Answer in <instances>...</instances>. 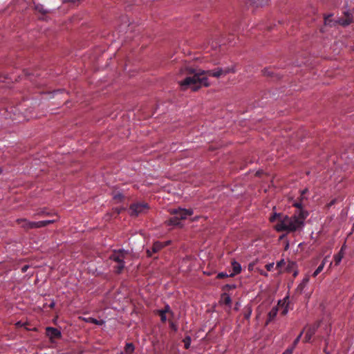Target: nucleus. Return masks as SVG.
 Wrapping results in <instances>:
<instances>
[{"label":"nucleus","instance_id":"nucleus-18","mask_svg":"<svg viewBox=\"0 0 354 354\" xmlns=\"http://www.w3.org/2000/svg\"><path fill=\"white\" fill-rule=\"evenodd\" d=\"M285 215L282 214H278V213H274L270 217V221L273 223L275 221H278V223L279 222V220L284 216Z\"/></svg>","mask_w":354,"mask_h":354},{"label":"nucleus","instance_id":"nucleus-25","mask_svg":"<svg viewBox=\"0 0 354 354\" xmlns=\"http://www.w3.org/2000/svg\"><path fill=\"white\" fill-rule=\"evenodd\" d=\"M158 314L160 317V320L162 322L165 323L167 321V316L166 313L162 312V310H158Z\"/></svg>","mask_w":354,"mask_h":354},{"label":"nucleus","instance_id":"nucleus-26","mask_svg":"<svg viewBox=\"0 0 354 354\" xmlns=\"http://www.w3.org/2000/svg\"><path fill=\"white\" fill-rule=\"evenodd\" d=\"M35 228H40L44 227L46 226V221H41L38 222H35Z\"/></svg>","mask_w":354,"mask_h":354},{"label":"nucleus","instance_id":"nucleus-5","mask_svg":"<svg viewBox=\"0 0 354 354\" xmlns=\"http://www.w3.org/2000/svg\"><path fill=\"white\" fill-rule=\"evenodd\" d=\"M344 15L337 20L331 19L332 15L324 17V24L330 27L335 26L337 24L342 26H346L353 22V15L350 11H344Z\"/></svg>","mask_w":354,"mask_h":354},{"label":"nucleus","instance_id":"nucleus-27","mask_svg":"<svg viewBox=\"0 0 354 354\" xmlns=\"http://www.w3.org/2000/svg\"><path fill=\"white\" fill-rule=\"evenodd\" d=\"M88 320L89 322L95 324L96 325H102L103 323L102 321H98L96 319L92 317H89Z\"/></svg>","mask_w":354,"mask_h":354},{"label":"nucleus","instance_id":"nucleus-20","mask_svg":"<svg viewBox=\"0 0 354 354\" xmlns=\"http://www.w3.org/2000/svg\"><path fill=\"white\" fill-rule=\"evenodd\" d=\"M191 337L189 336H186L183 339V342L184 343V346L185 349H189L191 344Z\"/></svg>","mask_w":354,"mask_h":354},{"label":"nucleus","instance_id":"nucleus-37","mask_svg":"<svg viewBox=\"0 0 354 354\" xmlns=\"http://www.w3.org/2000/svg\"><path fill=\"white\" fill-rule=\"evenodd\" d=\"M153 254H154L153 252H152V250L151 248H149L147 250V257H152Z\"/></svg>","mask_w":354,"mask_h":354},{"label":"nucleus","instance_id":"nucleus-30","mask_svg":"<svg viewBox=\"0 0 354 354\" xmlns=\"http://www.w3.org/2000/svg\"><path fill=\"white\" fill-rule=\"evenodd\" d=\"M35 8L37 10H38L39 12H40L43 14L46 13V11L44 10L42 6L37 5V6H36Z\"/></svg>","mask_w":354,"mask_h":354},{"label":"nucleus","instance_id":"nucleus-24","mask_svg":"<svg viewBox=\"0 0 354 354\" xmlns=\"http://www.w3.org/2000/svg\"><path fill=\"white\" fill-rule=\"evenodd\" d=\"M301 339V335H299L293 341L292 344L291 346L288 347L289 348H292V351L295 348V347L297 346L298 343L299 342Z\"/></svg>","mask_w":354,"mask_h":354},{"label":"nucleus","instance_id":"nucleus-19","mask_svg":"<svg viewBox=\"0 0 354 354\" xmlns=\"http://www.w3.org/2000/svg\"><path fill=\"white\" fill-rule=\"evenodd\" d=\"M113 198L116 202H121L124 198V195L119 192H114L113 194Z\"/></svg>","mask_w":354,"mask_h":354},{"label":"nucleus","instance_id":"nucleus-17","mask_svg":"<svg viewBox=\"0 0 354 354\" xmlns=\"http://www.w3.org/2000/svg\"><path fill=\"white\" fill-rule=\"evenodd\" d=\"M135 346L133 343H127L124 347L126 354H132L134 352Z\"/></svg>","mask_w":354,"mask_h":354},{"label":"nucleus","instance_id":"nucleus-44","mask_svg":"<svg viewBox=\"0 0 354 354\" xmlns=\"http://www.w3.org/2000/svg\"><path fill=\"white\" fill-rule=\"evenodd\" d=\"M38 215H48L49 214L46 211L43 210L37 213Z\"/></svg>","mask_w":354,"mask_h":354},{"label":"nucleus","instance_id":"nucleus-2","mask_svg":"<svg viewBox=\"0 0 354 354\" xmlns=\"http://www.w3.org/2000/svg\"><path fill=\"white\" fill-rule=\"evenodd\" d=\"M308 211L295 212L291 216L285 215L275 225L277 232H294L301 230L304 226L305 220L308 216Z\"/></svg>","mask_w":354,"mask_h":354},{"label":"nucleus","instance_id":"nucleus-6","mask_svg":"<svg viewBox=\"0 0 354 354\" xmlns=\"http://www.w3.org/2000/svg\"><path fill=\"white\" fill-rule=\"evenodd\" d=\"M149 209V205L146 203H136L130 205L129 210L131 216H138L140 214H144Z\"/></svg>","mask_w":354,"mask_h":354},{"label":"nucleus","instance_id":"nucleus-1","mask_svg":"<svg viewBox=\"0 0 354 354\" xmlns=\"http://www.w3.org/2000/svg\"><path fill=\"white\" fill-rule=\"evenodd\" d=\"M231 72H234V71L233 68L230 67L204 71L189 66H185L181 68L180 73L186 77L183 81L179 82V84L182 90L191 88L193 91H197L203 86H209L207 76L220 77Z\"/></svg>","mask_w":354,"mask_h":354},{"label":"nucleus","instance_id":"nucleus-13","mask_svg":"<svg viewBox=\"0 0 354 354\" xmlns=\"http://www.w3.org/2000/svg\"><path fill=\"white\" fill-rule=\"evenodd\" d=\"M277 313H278V307H273L270 311L268 313V320H267V324L271 321H272L275 317L277 316Z\"/></svg>","mask_w":354,"mask_h":354},{"label":"nucleus","instance_id":"nucleus-29","mask_svg":"<svg viewBox=\"0 0 354 354\" xmlns=\"http://www.w3.org/2000/svg\"><path fill=\"white\" fill-rule=\"evenodd\" d=\"M228 277H230V274H227V273L223 272H219L217 275L218 279H223Z\"/></svg>","mask_w":354,"mask_h":354},{"label":"nucleus","instance_id":"nucleus-39","mask_svg":"<svg viewBox=\"0 0 354 354\" xmlns=\"http://www.w3.org/2000/svg\"><path fill=\"white\" fill-rule=\"evenodd\" d=\"M292 348H288L282 354H292Z\"/></svg>","mask_w":354,"mask_h":354},{"label":"nucleus","instance_id":"nucleus-34","mask_svg":"<svg viewBox=\"0 0 354 354\" xmlns=\"http://www.w3.org/2000/svg\"><path fill=\"white\" fill-rule=\"evenodd\" d=\"M266 268L268 271H271L272 270V268H274V263H268L266 266Z\"/></svg>","mask_w":354,"mask_h":354},{"label":"nucleus","instance_id":"nucleus-46","mask_svg":"<svg viewBox=\"0 0 354 354\" xmlns=\"http://www.w3.org/2000/svg\"><path fill=\"white\" fill-rule=\"evenodd\" d=\"M324 352L325 354H330V351H328V348H326V346L324 347Z\"/></svg>","mask_w":354,"mask_h":354},{"label":"nucleus","instance_id":"nucleus-14","mask_svg":"<svg viewBox=\"0 0 354 354\" xmlns=\"http://www.w3.org/2000/svg\"><path fill=\"white\" fill-rule=\"evenodd\" d=\"M308 282V278L305 277L302 281L297 286V292L299 293H301L305 287L306 286L307 283Z\"/></svg>","mask_w":354,"mask_h":354},{"label":"nucleus","instance_id":"nucleus-41","mask_svg":"<svg viewBox=\"0 0 354 354\" xmlns=\"http://www.w3.org/2000/svg\"><path fill=\"white\" fill-rule=\"evenodd\" d=\"M225 287L227 288V289H234L236 288V285H230V284H227L225 286Z\"/></svg>","mask_w":354,"mask_h":354},{"label":"nucleus","instance_id":"nucleus-12","mask_svg":"<svg viewBox=\"0 0 354 354\" xmlns=\"http://www.w3.org/2000/svg\"><path fill=\"white\" fill-rule=\"evenodd\" d=\"M232 267L233 270V272L230 274V277H233L236 274H238L241 271V264L236 261H233L232 262Z\"/></svg>","mask_w":354,"mask_h":354},{"label":"nucleus","instance_id":"nucleus-42","mask_svg":"<svg viewBox=\"0 0 354 354\" xmlns=\"http://www.w3.org/2000/svg\"><path fill=\"white\" fill-rule=\"evenodd\" d=\"M46 225L50 224V223H53L55 222V219H53V220H46Z\"/></svg>","mask_w":354,"mask_h":354},{"label":"nucleus","instance_id":"nucleus-49","mask_svg":"<svg viewBox=\"0 0 354 354\" xmlns=\"http://www.w3.org/2000/svg\"><path fill=\"white\" fill-rule=\"evenodd\" d=\"M325 344H326L325 346H326V348H328V340L327 339H325Z\"/></svg>","mask_w":354,"mask_h":354},{"label":"nucleus","instance_id":"nucleus-3","mask_svg":"<svg viewBox=\"0 0 354 354\" xmlns=\"http://www.w3.org/2000/svg\"><path fill=\"white\" fill-rule=\"evenodd\" d=\"M129 254V252L124 249L115 250L110 254L109 259L117 263L116 266H113L114 272L116 274H121L124 270L125 268L124 260L127 259Z\"/></svg>","mask_w":354,"mask_h":354},{"label":"nucleus","instance_id":"nucleus-38","mask_svg":"<svg viewBox=\"0 0 354 354\" xmlns=\"http://www.w3.org/2000/svg\"><path fill=\"white\" fill-rule=\"evenodd\" d=\"M153 254H154L153 252H152V250L151 248H149L147 250V257H152Z\"/></svg>","mask_w":354,"mask_h":354},{"label":"nucleus","instance_id":"nucleus-21","mask_svg":"<svg viewBox=\"0 0 354 354\" xmlns=\"http://www.w3.org/2000/svg\"><path fill=\"white\" fill-rule=\"evenodd\" d=\"M256 6H263L267 3L268 0H250Z\"/></svg>","mask_w":354,"mask_h":354},{"label":"nucleus","instance_id":"nucleus-31","mask_svg":"<svg viewBox=\"0 0 354 354\" xmlns=\"http://www.w3.org/2000/svg\"><path fill=\"white\" fill-rule=\"evenodd\" d=\"M342 259V255H341L340 254L336 255L335 257V261L336 264H338L341 261Z\"/></svg>","mask_w":354,"mask_h":354},{"label":"nucleus","instance_id":"nucleus-33","mask_svg":"<svg viewBox=\"0 0 354 354\" xmlns=\"http://www.w3.org/2000/svg\"><path fill=\"white\" fill-rule=\"evenodd\" d=\"M169 326H170V328L174 330V331H176L178 328H177V326L171 321H169Z\"/></svg>","mask_w":354,"mask_h":354},{"label":"nucleus","instance_id":"nucleus-40","mask_svg":"<svg viewBox=\"0 0 354 354\" xmlns=\"http://www.w3.org/2000/svg\"><path fill=\"white\" fill-rule=\"evenodd\" d=\"M307 198H306L305 196H301V194H300V196L298 198V201H302V203H304V200H306Z\"/></svg>","mask_w":354,"mask_h":354},{"label":"nucleus","instance_id":"nucleus-43","mask_svg":"<svg viewBox=\"0 0 354 354\" xmlns=\"http://www.w3.org/2000/svg\"><path fill=\"white\" fill-rule=\"evenodd\" d=\"M64 2H71L73 3H75L77 2H79L80 0H63Z\"/></svg>","mask_w":354,"mask_h":354},{"label":"nucleus","instance_id":"nucleus-48","mask_svg":"<svg viewBox=\"0 0 354 354\" xmlns=\"http://www.w3.org/2000/svg\"><path fill=\"white\" fill-rule=\"evenodd\" d=\"M305 328L300 332V333L299 335H301V337H302L304 333V330H305Z\"/></svg>","mask_w":354,"mask_h":354},{"label":"nucleus","instance_id":"nucleus-50","mask_svg":"<svg viewBox=\"0 0 354 354\" xmlns=\"http://www.w3.org/2000/svg\"><path fill=\"white\" fill-rule=\"evenodd\" d=\"M298 274V272L297 271H295L294 273H293V276L295 277Z\"/></svg>","mask_w":354,"mask_h":354},{"label":"nucleus","instance_id":"nucleus-35","mask_svg":"<svg viewBox=\"0 0 354 354\" xmlns=\"http://www.w3.org/2000/svg\"><path fill=\"white\" fill-rule=\"evenodd\" d=\"M283 265H285V261L283 259H282L277 263V268H281Z\"/></svg>","mask_w":354,"mask_h":354},{"label":"nucleus","instance_id":"nucleus-10","mask_svg":"<svg viewBox=\"0 0 354 354\" xmlns=\"http://www.w3.org/2000/svg\"><path fill=\"white\" fill-rule=\"evenodd\" d=\"M288 297H285L283 300H279L277 304L278 310H281V315H286L288 312Z\"/></svg>","mask_w":354,"mask_h":354},{"label":"nucleus","instance_id":"nucleus-16","mask_svg":"<svg viewBox=\"0 0 354 354\" xmlns=\"http://www.w3.org/2000/svg\"><path fill=\"white\" fill-rule=\"evenodd\" d=\"M326 259L323 260L322 263L317 268V269L315 270V272L313 274V276L314 277H317L324 269L325 263H326Z\"/></svg>","mask_w":354,"mask_h":354},{"label":"nucleus","instance_id":"nucleus-32","mask_svg":"<svg viewBox=\"0 0 354 354\" xmlns=\"http://www.w3.org/2000/svg\"><path fill=\"white\" fill-rule=\"evenodd\" d=\"M295 266V263H294L292 261H290L288 263V268H287L288 271H290V270L292 268H293Z\"/></svg>","mask_w":354,"mask_h":354},{"label":"nucleus","instance_id":"nucleus-15","mask_svg":"<svg viewBox=\"0 0 354 354\" xmlns=\"http://www.w3.org/2000/svg\"><path fill=\"white\" fill-rule=\"evenodd\" d=\"M292 206L297 208L295 212L306 211L304 209V203L302 201L296 200L292 203Z\"/></svg>","mask_w":354,"mask_h":354},{"label":"nucleus","instance_id":"nucleus-4","mask_svg":"<svg viewBox=\"0 0 354 354\" xmlns=\"http://www.w3.org/2000/svg\"><path fill=\"white\" fill-rule=\"evenodd\" d=\"M169 212L172 215V217L167 221V223L169 225L175 226L180 225V221L185 220L187 216H192L194 214L192 209H187L180 207L171 209Z\"/></svg>","mask_w":354,"mask_h":354},{"label":"nucleus","instance_id":"nucleus-36","mask_svg":"<svg viewBox=\"0 0 354 354\" xmlns=\"http://www.w3.org/2000/svg\"><path fill=\"white\" fill-rule=\"evenodd\" d=\"M263 74L265 75H267V76H272V73L271 71H270L268 69H265L263 71Z\"/></svg>","mask_w":354,"mask_h":354},{"label":"nucleus","instance_id":"nucleus-51","mask_svg":"<svg viewBox=\"0 0 354 354\" xmlns=\"http://www.w3.org/2000/svg\"><path fill=\"white\" fill-rule=\"evenodd\" d=\"M261 274L264 275V276H267V273L265 272H261Z\"/></svg>","mask_w":354,"mask_h":354},{"label":"nucleus","instance_id":"nucleus-11","mask_svg":"<svg viewBox=\"0 0 354 354\" xmlns=\"http://www.w3.org/2000/svg\"><path fill=\"white\" fill-rule=\"evenodd\" d=\"M169 244V241H167L165 243H162L160 241L155 242L151 249L152 250V252L156 254L160 250H161L163 248L168 245Z\"/></svg>","mask_w":354,"mask_h":354},{"label":"nucleus","instance_id":"nucleus-7","mask_svg":"<svg viewBox=\"0 0 354 354\" xmlns=\"http://www.w3.org/2000/svg\"><path fill=\"white\" fill-rule=\"evenodd\" d=\"M320 326V322H317L312 325L305 327L306 328V333L303 339L304 343L311 342L313 336L316 333L317 329Z\"/></svg>","mask_w":354,"mask_h":354},{"label":"nucleus","instance_id":"nucleus-22","mask_svg":"<svg viewBox=\"0 0 354 354\" xmlns=\"http://www.w3.org/2000/svg\"><path fill=\"white\" fill-rule=\"evenodd\" d=\"M222 298H223V303L225 304V305H230L231 303H232V299L230 298V297L227 295V294H223V296H222Z\"/></svg>","mask_w":354,"mask_h":354},{"label":"nucleus","instance_id":"nucleus-8","mask_svg":"<svg viewBox=\"0 0 354 354\" xmlns=\"http://www.w3.org/2000/svg\"><path fill=\"white\" fill-rule=\"evenodd\" d=\"M46 334L49 337L51 342H53L55 339H59L62 337L61 331L53 327H47L46 328Z\"/></svg>","mask_w":354,"mask_h":354},{"label":"nucleus","instance_id":"nucleus-53","mask_svg":"<svg viewBox=\"0 0 354 354\" xmlns=\"http://www.w3.org/2000/svg\"><path fill=\"white\" fill-rule=\"evenodd\" d=\"M54 305H55V304H54V303H52V304H50V308H53Z\"/></svg>","mask_w":354,"mask_h":354},{"label":"nucleus","instance_id":"nucleus-45","mask_svg":"<svg viewBox=\"0 0 354 354\" xmlns=\"http://www.w3.org/2000/svg\"><path fill=\"white\" fill-rule=\"evenodd\" d=\"M308 192V189H304L301 192V196H305V194Z\"/></svg>","mask_w":354,"mask_h":354},{"label":"nucleus","instance_id":"nucleus-9","mask_svg":"<svg viewBox=\"0 0 354 354\" xmlns=\"http://www.w3.org/2000/svg\"><path fill=\"white\" fill-rule=\"evenodd\" d=\"M16 222L25 230L35 228V222L28 221L26 218H18Z\"/></svg>","mask_w":354,"mask_h":354},{"label":"nucleus","instance_id":"nucleus-47","mask_svg":"<svg viewBox=\"0 0 354 354\" xmlns=\"http://www.w3.org/2000/svg\"><path fill=\"white\" fill-rule=\"evenodd\" d=\"M305 328L300 332V333L299 335H301V337H302L304 333V330H305Z\"/></svg>","mask_w":354,"mask_h":354},{"label":"nucleus","instance_id":"nucleus-52","mask_svg":"<svg viewBox=\"0 0 354 354\" xmlns=\"http://www.w3.org/2000/svg\"><path fill=\"white\" fill-rule=\"evenodd\" d=\"M26 269H27V266H24V267L22 268V270H23L24 272H25V271L26 270Z\"/></svg>","mask_w":354,"mask_h":354},{"label":"nucleus","instance_id":"nucleus-28","mask_svg":"<svg viewBox=\"0 0 354 354\" xmlns=\"http://www.w3.org/2000/svg\"><path fill=\"white\" fill-rule=\"evenodd\" d=\"M162 312H164L165 313H169L171 314V315H173V312L171 311V308L169 305H166L164 308V309H162L161 310Z\"/></svg>","mask_w":354,"mask_h":354},{"label":"nucleus","instance_id":"nucleus-23","mask_svg":"<svg viewBox=\"0 0 354 354\" xmlns=\"http://www.w3.org/2000/svg\"><path fill=\"white\" fill-rule=\"evenodd\" d=\"M252 308L250 306L247 307V308L245 309L244 314H243L244 318L246 319H250L251 314H252Z\"/></svg>","mask_w":354,"mask_h":354}]
</instances>
